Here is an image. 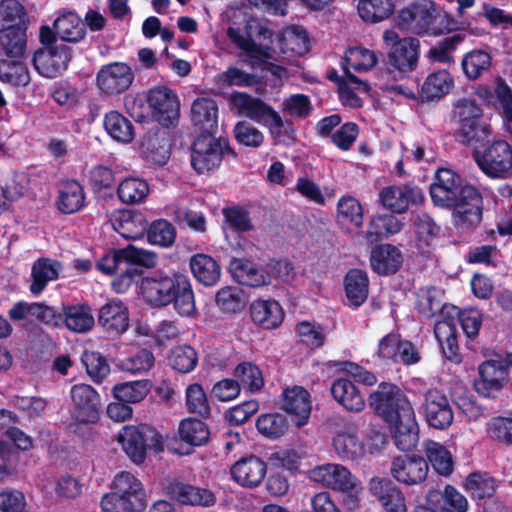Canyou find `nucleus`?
I'll use <instances>...</instances> for the list:
<instances>
[{
    "mask_svg": "<svg viewBox=\"0 0 512 512\" xmlns=\"http://www.w3.org/2000/svg\"><path fill=\"white\" fill-rule=\"evenodd\" d=\"M232 278L242 286L251 288L269 285V276L264 269L247 258H232L229 263Z\"/></svg>",
    "mask_w": 512,
    "mask_h": 512,
    "instance_id": "27",
    "label": "nucleus"
},
{
    "mask_svg": "<svg viewBox=\"0 0 512 512\" xmlns=\"http://www.w3.org/2000/svg\"><path fill=\"white\" fill-rule=\"evenodd\" d=\"M369 488L385 512H407L405 496L392 480L373 478Z\"/></svg>",
    "mask_w": 512,
    "mask_h": 512,
    "instance_id": "22",
    "label": "nucleus"
},
{
    "mask_svg": "<svg viewBox=\"0 0 512 512\" xmlns=\"http://www.w3.org/2000/svg\"><path fill=\"white\" fill-rule=\"evenodd\" d=\"M0 81L13 87L26 86L30 81L27 66L16 60H0Z\"/></svg>",
    "mask_w": 512,
    "mask_h": 512,
    "instance_id": "55",
    "label": "nucleus"
},
{
    "mask_svg": "<svg viewBox=\"0 0 512 512\" xmlns=\"http://www.w3.org/2000/svg\"><path fill=\"white\" fill-rule=\"evenodd\" d=\"M185 397V404L189 413L196 414L202 418L210 416V404L202 385L199 383L188 385L185 391Z\"/></svg>",
    "mask_w": 512,
    "mask_h": 512,
    "instance_id": "61",
    "label": "nucleus"
},
{
    "mask_svg": "<svg viewBox=\"0 0 512 512\" xmlns=\"http://www.w3.org/2000/svg\"><path fill=\"white\" fill-rule=\"evenodd\" d=\"M333 447L343 460H357L364 455V444L356 433L342 431L333 438Z\"/></svg>",
    "mask_w": 512,
    "mask_h": 512,
    "instance_id": "48",
    "label": "nucleus"
},
{
    "mask_svg": "<svg viewBox=\"0 0 512 512\" xmlns=\"http://www.w3.org/2000/svg\"><path fill=\"white\" fill-rule=\"evenodd\" d=\"M170 274L154 272L151 276L141 278L140 290L143 298L154 307H162L171 304Z\"/></svg>",
    "mask_w": 512,
    "mask_h": 512,
    "instance_id": "24",
    "label": "nucleus"
},
{
    "mask_svg": "<svg viewBox=\"0 0 512 512\" xmlns=\"http://www.w3.org/2000/svg\"><path fill=\"white\" fill-rule=\"evenodd\" d=\"M103 512H141L146 507L141 481L128 471L117 473L111 491L100 501Z\"/></svg>",
    "mask_w": 512,
    "mask_h": 512,
    "instance_id": "3",
    "label": "nucleus"
},
{
    "mask_svg": "<svg viewBox=\"0 0 512 512\" xmlns=\"http://www.w3.org/2000/svg\"><path fill=\"white\" fill-rule=\"evenodd\" d=\"M150 188L147 181L137 177H127L117 188L119 200L124 204L142 203L149 195Z\"/></svg>",
    "mask_w": 512,
    "mask_h": 512,
    "instance_id": "47",
    "label": "nucleus"
},
{
    "mask_svg": "<svg viewBox=\"0 0 512 512\" xmlns=\"http://www.w3.org/2000/svg\"><path fill=\"white\" fill-rule=\"evenodd\" d=\"M72 57V48L68 44L59 43L35 51L33 65L42 76L55 78L67 70Z\"/></svg>",
    "mask_w": 512,
    "mask_h": 512,
    "instance_id": "11",
    "label": "nucleus"
},
{
    "mask_svg": "<svg viewBox=\"0 0 512 512\" xmlns=\"http://www.w3.org/2000/svg\"><path fill=\"white\" fill-rule=\"evenodd\" d=\"M267 473V463L256 455L242 457L230 468L231 478L245 488H255L261 484Z\"/></svg>",
    "mask_w": 512,
    "mask_h": 512,
    "instance_id": "20",
    "label": "nucleus"
},
{
    "mask_svg": "<svg viewBox=\"0 0 512 512\" xmlns=\"http://www.w3.org/2000/svg\"><path fill=\"white\" fill-rule=\"evenodd\" d=\"M230 103L238 109L239 113L247 118L269 127L271 134L275 138L280 137L283 130L288 134V130L279 113L262 99L253 97L246 92L235 91L230 95Z\"/></svg>",
    "mask_w": 512,
    "mask_h": 512,
    "instance_id": "5",
    "label": "nucleus"
},
{
    "mask_svg": "<svg viewBox=\"0 0 512 512\" xmlns=\"http://www.w3.org/2000/svg\"><path fill=\"white\" fill-rule=\"evenodd\" d=\"M225 157L237 160L238 154L225 137L199 133L191 145V166L197 174L217 170Z\"/></svg>",
    "mask_w": 512,
    "mask_h": 512,
    "instance_id": "4",
    "label": "nucleus"
},
{
    "mask_svg": "<svg viewBox=\"0 0 512 512\" xmlns=\"http://www.w3.org/2000/svg\"><path fill=\"white\" fill-rule=\"evenodd\" d=\"M392 0H359L357 10L360 18L371 24L388 19L394 12Z\"/></svg>",
    "mask_w": 512,
    "mask_h": 512,
    "instance_id": "44",
    "label": "nucleus"
},
{
    "mask_svg": "<svg viewBox=\"0 0 512 512\" xmlns=\"http://www.w3.org/2000/svg\"><path fill=\"white\" fill-rule=\"evenodd\" d=\"M464 487L471 494L472 498L482 500L494 495L497 483L495 478L489 473L474 471L466 477Z\"/></svg>",
    "mask_w": 512,
    "mask_h": 512,
    "instance_id": "49",
    "label": "nucleus"
},
{
    "mask_svg": "<svg viewBox=\"0 0 512 512\" xmlns=\"http://www.w3.org/2000/svg\"><path fill=\"white\" fill-rule=\"evenodd\" d=\"M165 489L171 499L182 505L210 507L216 503V496L209 489L196 487L181 481H171Z\"/></svg>",
    "mask_w": 512,
    "mask_h": 512,
    "instance_id": "21",
    "label": "nucleus"
},
{
    "mask_svg": "<svg viewBox=\"0 0 512 512\" xmlns=\"http://www.w3.org/2000/svg\"><path fill=\"white\" fill-rule=\"evenodd\" d=\"M60 43H78L86 36L85 24L75 12H64L54 21Z\"/></svg>",
    "mask_w": 512,
    "mask_h": 512,
    "instance_id": "38",
    "label": "nucleus"
},
{
    "mask_svg": "<svg viewBox=\"0 0 512 512\" xmlns=\"http://www.w3.org/2000/svg\"><path fill=\"white\" fill-rule=\"evenodd\" d=\"M168 362L173 370L186 374L195 369L198 363V355L192 346L179 345L171 350Z\"/></svg>",
    "mask_w": 512,
    "mask_h": 512,
    "instance_id": "57",
    "label": "nucleus"
},
{
    "mask_svg": "<svg viewBox=\"0 0 512 512\" xmlns=\"http://www.w3.org/2000/svg\"><path fill=\"white\" fill-rule=\"evenodd\" d=\"M344 290L349 305L360 307L368 298L369 278L365 271L357 268L348 270L344 277Z\"/></svg>",
    "mask_w": 512,
    "mask_h": 512,
    "instance_id": "37",
    "label": "nucleus"
},
{
    "mask_svg": "<svg viewBox=\"0 0 512 512\" xmlns=\"http://www.w3.org/2000/svg\"><path fill=\"white\" fill-rule=\"evenodd\" d=\"M385 41H392L387 64L401 74L416 70L420 56V41L414 37L399 38L394 31L384 33Z\"/></svg>",
    "mask_w": 512,
    "mask_h": 512,
    "instance_id": "9",
    "label": "nucleus"
},
{
    "mask_svg": "<svg viewBox=\"0 0 512 512\" xmlns=\"http://www.w3.org/2000/svg\"><path fill=\"white\" fill-rule=\"evenodd\" d=\"M81 362L87 375L95 384H102L110 374L111 369L107 358L98 351H84Z\"/></svg>",
    "mask_w": 512,
    "mask_h": 512,
    "instance_id": "53",
    "label": "nucleus"
},
{
    "mask_svg": "<svg viewBox=\"0 0 512 512\" xmlns=\"http://www.w3.org/2000/svg\"><path fill=\"white\" fill-rule=\"evenodd\" d=\"M252 322L262 329L278 328L285 317L280 303L274 299H256L249 307Z\"/></svg>",
    "mask_w": 512,
    "mask_h": 512,
    "instance_id": "26",
    "label": "nucleus"
},
{
    "mask_svg": "<svg viewBox=\"0 0 512 512\" xmlns=\"http://www.w3.org/2000/svg\"><path fill=\"white\" fill-rule=\"evenodd\" d=\"M429 192L435 206L454 210L456 226L469 229L481 222L483 205L481 193L475 186L464 184L463 178L454 170L438 168Z\"/></svg>",
    "mask_w": 512,
    "mask_h": 512,
    "instance_id": "2",
    "label": "nucleus"
},
{
    "mask_svg": "<svg viewBox=\"0 0 512 512\" xmlns=\"http://www.w3.org/2000/svg\"><path fill=\"white\" fill-rule=\"evenodd\" d=\"M147 102L151 108L152 119L162 127L174 125L179 118L180 104L177 95L166 86L149 90Z\"/></svg>",
    "mask_w": 512,
    "mask_h": 512,
    "instance_id": "13",
    "label": "nucleus"
},
{
    "mask_svg": "<svg viewBox=\"0 0 512 512\" xmlns=\"http://www.w3.org/2000/svg\"><path fill=\"white\" fill-rule=\"evenodd\" d=\"M150 391L149 380H137L116 384L113 387V396L116 400L139 403L145 399Z\"/></svg>",
    "mask_w": 512,
    "mask_h": 512,
    "instance_id": "54",
    "label": "nucleus"
},
{
    "mask_svg": "<svg viewBox=\"0 0 512 512\" xmlns=\"http://www.w3.org/2000/svg\"><path fill=\"white\" fill-rule=\"evenodd\" d=\"M178 435L182 442L192 447H200L208 443L210 431L202 420L189 417L180 422Z\"/></svg>",
    "mask_w": 512,
    "mask_h": 512,
    "instance_id": "42",
    "label": "nucleus"
},
{
    "mask_svg": "<svg viewBox=\"0 0 512 512\" xmlns=\"http://www.w3.org/2000/svg\"><path fill=\"white\" fill-rule=\"evenodd\" d=\"M479 377L474 380V389L479 396L495 398L508 382L507 365L502 360H486L478 367Z\"/></svg>",
    "mask_w": 512,
    "mask_h": 512,
    "instance_id": "15",
    "label": "nucleus"
},
{
    "mask_svg": "<svg viewBox=\"0 0 512 512\" xmlns=\"http://www.w3.org/2000/svg\"><path fill=\"white\" fill-rule=\"evenodd\" d=\"M437 19L433 3L415 5L414 32L417 34H442L445 30L434 27Z\"/></svg>",
    "mask_w": 512,
    "mask_h": 512,
    "instance_id": "63",
    "label": "nucleus"
},
{
    "mask_svg": "<svg viewBox=\"0 0 512 512\" xmlns=\"http://www.w3.org/2000/svg\"><path fill=\"white\" fill-rule=\"evenodd\" d=\"M117 440L135 464H142L145 461L148 447L156 452L163 450L161 435L146 425L123 427Z\"/></svg>",
    "mask_w": 512,
    "mask_h": 512,
    "instance_id": "7",
    "label": "nucleus"
},
{
    "mask_svg": "<svg viewBox=\"0 0 512 512\" xmlns=\"http://www.w3.org/2000/svg\"><path fill=\"white\" fill-rule=\"evenodd\" d=\"M422 189L408 182L403 185L384 187L379 193V202L393 213H405L410 205H418L424 201Z\"/></svg>",
    "mask_w": 512,
    "mask_h": 512,
    "instance_id": "16",
    "label": "nucleus"
},
{
    "mask_svg": "<svg viewBox=\"0 0 512 512\" xmlns=\"http://www.w3.org/2000/svg\"><path fill=\"white\" fill-rule=\"evenodd\" d=\"M363 220V207L356 198L346 195L338 200L337 222L339 224L361 228Z\"/></svg>",
    "mask_w": 512,
    "mask_h": 512,
    "instance_id": "50",
    "label": "nucleus"
},
{
    "mask_svg": "<svg viewBox=\"0 0 512 512\" xmlns=\"http://www.w3.org/2000/svg\"><path fill=\"white\" fill-rule=\"evenodd\" d=\"M402 226V222L393 214L377 215L371 218L365 238L368 243L374 244L400 232Z\"/></svg>",
    "mask_w": 512,
    "mask_h": 512,
    "instance_id": "39",
    "label": "nucleus"
},
{
    "mask_svg": "<svg viewBox=\"0 0 512 512\" xmlns=\"http://www.w3.org/2000/svg\"><path fill=\"white\" fill-rule=\"evenodd\" d=\"M492 66V56L482 49L467 52L461 61L464 75L469 80H477L487 73Z\"/></svg>",
    "mask_w": 512,
    "mask_h": 512,
    "instance_id": "43",
    "label": "nucleus"
},
{
    "mask_svg": "<svg viewBox=\"0 0 512 512\" xmlns=\"http://www.w3.org/2000/svg\"><path fill=\"white\" fill-rule=\"evenodd\" d=\"M310 478L324 486L342 491L354 488L359 480L343 465L328 463L311 470Z\"/></svg>",
    "mask_w": 512,
    "mask_h": 512,
    "instance_id": "23",
    "label": "nucleus"
},
{
    "mask_svg": "<svg viewBox=\"0 0 512 512\" xmlns=\"http://www.w3.org/2000/svg\"><path fill=\"white\" fill-rule=\"evenodd\" d=\"M453 87L454 79L452 75L446 69H439L427 75L417 93L412 90L405 91L402 85H392L388 90L418 100L421 103H432L449 94Z\"/></svg>",
    "mask_w": 512,
    "mask_h": 512,
    "instance_id": "10",
    "label": "nucleus"
},
{
    "mask_svg": "<svg viewBox=\"0 0 512 512\" xmlns=\"http://www.w3.org/2000/svg\"><path fill=\"white\" fill-rule=\"evenodd\" d=\"M477 111L472 117L462 118L454 134L457 142L472 148V153L481 151L490 142L492 132L490 126L483 123L480 109Z\"/></svg>",
    "mask_w": 512,
    "mask_h": 512,
    "instance_id": "19",
    "label": "nucleus"
},
{
    "mask_svg": "<svg viewBox=\"0 0 512 512\" xmlns=\"http://www.w3.org/2000/svg\"><path fill=\"white\" fill-rule=\"evenodd\" d=\"M434 334L441 345L444 357L450 362L460 363L462 356L458 344V331L455 319L444 317L442 320H438L434 325Z\"/></svg>",
    "mask_w": 512,
    "mask_h": 512,
    "instance_id": "30",
    "label": "nucleus"
},
{
    "mask_svg": "<svg viewBox=\"0 0 512 512\" xmlns=\"http://www.w3.org/2000/svg\"><path fill=\"white\" fill-rule=\"evenodd\" d=\"M63 324L75 333L90 331L95 324L92 308L87 303L68 304L62 306Z\"/></svg>",
    "mask_w": 512,
    "mask_h": 512,
    "instance_id": "34",
    "label": "nucleus"
},
{
    "mask_svg": "<svg viewBox=\"0 0 512 512\" xmlns=\"http://www.w3.org/2000/svg\"><path fill=\"white\" fill-rule=\"evenodd\" d=\"M191 122L199 133L216 134L218 131V105L209 97H199L191 106Z\"/></svg>",
    "mask_w": 512,
    "mask_h": 512,
    "instance_id": "29",
    "label": "nucleus"
},
{
    "mask_svg": "<svg viewBox=\"0 0 512 512\" xmlns=\"http://www.w3.org/2000/svg\"><path fill=\"white\" fill-rule=\"evenodd\" d=\"M464 39L465 36L460 33L445 37L429 49L427 57L434 63L453 64V53Z\"/></svg>",
    "mask_w": 512,
    "mask_h": 512,
    "instance_id": "52",
    "label": "nucleus"
},
{
    "mask_svg": "<svg viewBox=\"0 0 512 512\" xmlns=\"http://www.w3.org/2000/svg\"><path fill=\"white\" fill-rule=\"evenodd\" d=\"M26 26L0 29V46L10 58L24 55L27 44Z\"/></svg>",
    "mask_w": 512,
    "mask_h": 512,
    "instance_id": "45",
    "label": "nucleus"
},
{
    "mask_svg": "<svg viewBox=\"0 0 512 512\" xmlns=\"http://www.w3.org/2000/svg\"><path fill=\"white\" fill-rule=\"evenodd\" d=\"M429 471L428 461L418 455H400L393 458L390 473L405 485H416L426 480Z\"/></svg>",
    "mask_w": 512,
    "mask_h": 512,
    "instance_id": "18",
    "label": "nucleus"
},
{
    "mask_svg": "<svg viewBox=\"0 0 512 512\" xmlns=\"http://www.w3.org/2000/svg\"><path fill=\"white\" fill-rule=\"evenodd\" d=\"M189 266L194 278L204 286L216 285L221 277V267L212 256L197 253L190 258Z\"/></svg>",
    "mask_w": 512,
    "mask_h": 512,
    "instance_id": "36",
    "label": "nucleus"
},
{
    "mask_svg": "<svg viewBox=\"0 0 512 512\" xmlns=\"http://www.w3.org/2000/svg\"><path fill=\"white\" fill-rule=\"evenodd\" d=\"M98 323L110 335H120L129 327V311L120 300H111L99 310Z\"/></svg>",
    "mask_w": 512,
    "mask_h": 512,
    "instance_id": "28",
    "label": "nucleus"
},
{
    "mask_svg": "<svg viewBox=\"0 0 512 512\" xmlns=\"http://www.w3.org/2000/svg\"><path fill=\"white\" fill-rule=\"evenodd\" d=\"M331 395L336 402L349 412H361L365 407V400L361 392L348 378L339 377L333 381Z\"/></svg>",
    "mask_w": 512,
    "mask_h": 512,
    "instance_id": "32",
    "label": "nucleus"
},
{
    "mask_svg": "<svg viewBox=\"0 0 512 512\" xmlns=\"http://www.w3.org/2000/svg\"><path fill=\"white\" fill-rule=\"evenodd\" d=\"M176 228L167 219H156L148 225L147 241L163 248L171 247L176 240Z\"/></svg>",
    "mask_w": 512,
    "mask_h": 512,
    "instance_id": "51",
    "label": "nucleus"
},
{
    "mask_svg": "<svg viewBox=\"0 0 512 512\" xmlns=\"http://www.w3.org/2000/svg\"><path fill=\"white\" fill-rule=\"evenodd\" d=\"M25 10L17 0H2L0 2V29L26 26Z\"/></svg>",
    "mask_w": 512,
    "mask_h": 512,
    "instance_id": "64",
    "label": "nucleus"
},
{
    "mask_svg": "<svg viewBox=\"0 0 512 512\" xmlns=\"http://www.w3.org/2000/svg\"><path fill=\"white\" fill-rule=\"evenodd\" d=\"M472 157L479 169L491 179H507L512 175V147L503 139L489 142Z\"/></svg>",
    "mask_w": 512,
    "mask_h": 512,
    "instance_id": "6",
    "label": "nucleus"
},
{
    "mask_svg": "<svg viewBox=\"0 0 512 512\" xmlns=\"http://www.w3.org/2000/svg\"><path fill=\"white\" fill-rule=\"evenodd\" d=\"M148 221L140 211H123L117 219L116 230L126 239H140L147 233Z\"/></svg>",
    "mask_w": 512,
    "mask_h": 512,
    "instance_id": "41",
    "label": "nucleus"
},
{
    "mask_svg": "<svg viewBox=\"0 0 512 512\" xmlns=\"http://www.w3.org/2000/svg\"><path fill=\"white\" fill-rule=\"evenodd\" d=\"M368 403L375 415L390 425L394 444L401 451L413 450L419 441V426L413 406L396 384L381 382L369 394Z\"/></svg>",
    "mask_w": 512,
    "mask_h": 512,
    "instance_id": "1",
    "label": "nucleus"
},
{
    "mask_svg": "<svg viewBox=\"0 0 512 512\" xmlns=\"http://www.w3.org/2000/svg\"><path fill=\"white\" fill-rule=\"evenodd\" d=\"M103 124L108 135L117 142L128 144L135 138L132 122L116 110L105 114Z\"/></svg>",
    "mask_w": 512,
    "mask_h": 512,
    "instance_id": "40",
    "label": "nucleus"
},
{
    "mask_svg": "<svg viewBox=\"0 0 512 512\" xmlns=\"http://www.w3.org/2000/svg\"><path fill=\"white\" fill-rule=\"evenodd\" d=\"M233 375L240 386L242 385L251 392L260 391L264 386L262 371L252 362L239 363L235 367Z\"/></svg>",
    "mask_w": 512,
    "mask_h": 512,
    "instance_id": "58",
    "label": "nucleus"
},
{
    "mask_svg": "<svg viewBox=\"0 0 512 512\" xmlns=\"http://www.w3.org/2000/svg\"><path fill=\"white\" fill-rule=\"evenodd\" d=\"M402 264V252L392 244H379L371 251L370 266L378 275H393L399 271Z\"/></svg>",
    "mask_w": 512,
    "mask_h": 512,
    "instance_id": "31",
    "label": "nucleus"
},
{
    "mask_svg": "<svg viewBox=\"0 0 512 512\" xmlns=\"http://www.w3.org/2000/svg\"><path fill=\"white\" fill-rule=\"evenodd\" d=\"M280 408L289 415L294 425L302 427L310 418L311 396L302 386L286 387L281 394Z\"/></svg>",
    "mask_w": 512,
    "mask_h": 512,
    "instance_id": "17",
    "label": "nucleus"
},
{
    "mask_svg": "<svg viewBox=\"0 0 512 512\" xmlns=\"http://www.w3.org/2000/svg\"><path fill=\"white\" fill-rule=\"evenodd\" d=\"M61 269L62 265L57 260L45 257L37 259L31 268L30 292L33 295H39L50 281L59 278Z\"/></svg>",
    "mask_w": 512,
    "mask_h": 512,
    "instance_id": "35",
    "label": "nucleus"
},
{
    "mask_svg": "<svg viewBox=\"0 0 512 512\" xmlns=\"http://www.w3.org/2000/svg\"><path fill=\"white\" fill-rule=\"evenodd\" d=\"M171 303L175 311L181 316H191L195 310V297L188 275L181 272L170 274Z\"/></svg>",
    "mask_w": 512,
    "mask_h": 512,
    "instance_id": "25",
    "label": "nucleus"
},
{
    "mask_svg": "<svg viewBox=\"0 0 512 512\" xmlns=\"http://www.w3.org/2000/svg\"><path fill=\"white\" fill-rule=\"evenodd\" d=\"M216 305L225 313H237L244 309L246 301L238 287H222L215 296Z\"/></svg>",
    "mask_w": 512,
    "mask_h": 512,
    "instance_id": "62",
    "label": "nucleus"
},
{
    "mask_svg": "<svg viewBox=\"0 0 512 512\" xmlns=\"http://www.w3.org/2000/svg\"><path fill=\"white\" fill-rule=\"evenodd\" d=\"M419 412L426 423L438 430L451 426L454 419L453 410L447 396L438 389H428L423 395Z\"/></svg>",
    "mask_w": 512,
    "mask_h": 512,
    "instance_id": "12",
    "label": "nucleus"
},
{
    "mask_svg": "<svg viewBox=\"0 0 512 512\" xmlns=\"http://www.w3.org/2000/svg\"><path fill=\"white\" fill-rule=\"evenodd\" d=\"M85 205L83 186L74 179H66L59 183L56 206L63 214H74Z\"/></svg>",
    "mask_w": 512,
    "mask_h": 512,
    "instance_id": "33",
    "label": "nucleus"
},
{
    "mask_svg": "<svg viewBox=\"0 0 512 512\" xmlns=\"http://www.w3.org/2000/svg\"><path fill=\"white\" fill-rule=\"evenodd\" d=\"M134 79V71L127 63L112 62L100 68L96 75V84L105 95L115 96L127 91Z\"/></svg>",
    "mask_w": 512,
    "mask_h": 512,
    "instance_id": "14",
    "label": "nucleus"
},
{
    "mask_svg": "<svg viewBox=\"0 0 512 512\" xmlns=\"http://www.w3.org/2000/svg\"><path fill=\"white\" fill-rule=\"evenodd\" d=\"M346 76L348 80H342L339 89V96L342 103L350 108H361L363 106L362 99L355 93L358 90L363 93H369L371 90L370 85L352 74L349 69H346Z\"/></svg>",
    "mask_w": 512,
    "mask_h": 512,
    "instance_id": "46",
    "label": "nucleus"
},
{
    "mask_svg": "<svg viewBox=\"0 0 512 512\" xmlns=\"http://www.w3.org/2000/svg\"><path fill=\"white\" fill-rule=\"evenodd\" d=\"M144 158L158 166H163L170 158V150L165 139L157 136L146 137L141 143Z\"/></svg>",
    "mask_w": 512,
    "mask_h": 512,
    "instance_id": "60",
    "label": "nucleus"
},
{
    "mask_svg": "<svg viewBox=\"0 0 512 512\" xmlns=\"http://www.w3.org/2000/svg\"><path fill=\"white\" fill-rule=\"evenodd\" d=\"M70 416L77 424H95L100 419L101 396L89 384L78 383L70 388Z\"/></svg>",
    "mask_w": 512,
    "mask_h": 512,
    "instance_id": "8",
    "label": "nucleus"
},
{
    "mask_svg": "<svg viewBox=\"0 0 512 512\" xmlns=\"http://www.w3.org/2000/svg\"><path fill=\"white\" fill-rule=\"evenodd\" d=\"M256 427L260 434L266 438L276 439L283 436L288 430L287 418L280 413H266L258 417Z\"/></svg>",
    "mask_w": 512,
    "mask_h": 512,
    "instance_id": "59",
    "label": "nucleus"
},
{
    "mask_svg": "<svg viewBox=\"0 0 512 512\" xmlns=\"http://www.w3.org/2000/svg\"><path fill=\"white\" fill-rule=\"evenodd\" d=\"M426 456L428 464L430 463L434 470L442 476H449L454 469L452 455L445 446L431 441L426 447Z\"/></svg>",
    "mask_w": 512,
    "mask_h": 512,
    "instance_id": "56",
    "label": "nucleus"
}]
</instances>
